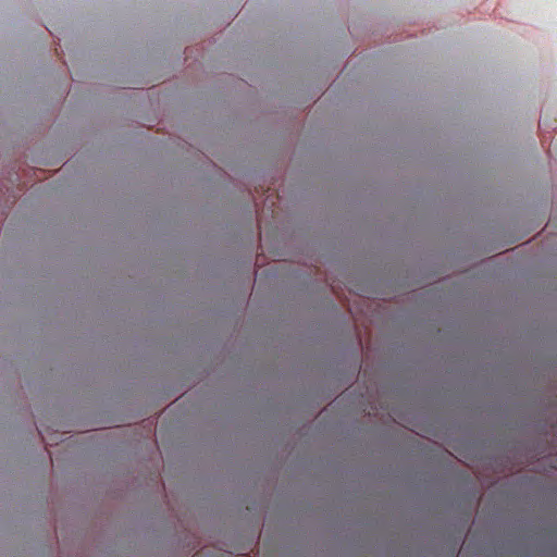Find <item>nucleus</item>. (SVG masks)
Wrapping results in <instances>:
<instances>
[{"mask_svg":"<svg viewBox=\"0 0 557 557\" xmlns=\"http://www.w3.org/2000/svg\"><path fill=\"white\" fill-rule=\"evenodd\" d=\"M548 546H549V548H550L552 554H554V553H555V549H556L555 544H554V543H550Z\"/></svg>","mask_w":557,"mask_h":557,"instance_id":"obj_1","label":"nucleus"}]
</instances>
